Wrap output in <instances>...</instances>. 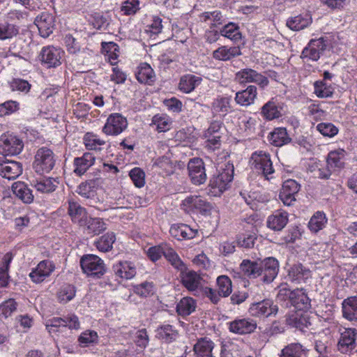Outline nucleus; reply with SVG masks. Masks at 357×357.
Masks as SVG:
<instances>
[{"mask_svg":"<svg viewBox=\"0 0 357 357\" xmlns=\"http://www.w3.org/2000/svg\"><path fill=\"white\" fill-rule=\"evenodd\" d=\"M56 158L53 151L42 147L38 149L33 163L35 172L39 174L50 172L56 165Z\"/></svg>","mask_w":357,"mask_h":357,"instance_id":"1","label":"nucleus"},{"mask_svg":"<svg viewBox=\"0 0 357 357\" xmlns=\"http://www.w3.org/2000/svg\"><path fill=\"white\" fill-rule=\"evenodd\" d=\"M250 163L253 169L262 174L267 180L272 178L274 169L269 153L263 151H255L251 155Z\"/></svg>","mask_w":357,"mask_h":357,"instance_id":"2","label":"nucleus"},{"mask_svg":"<svg viewBox=\"0 0 357 357\" xmlns=\"http://www.w3.org/2000/svg\"><path fill=\"white\" fill-rule=\"evenodd\" d=\"M180 278L182 285L194 296H199L201 290L205 284V281L196 271L186 269L180 271Z\"/></svg>","mask_w":357,"mask_h":357,"instance_id":"3","label":"nucleus"},{"mask_svg":"<svg viewBox=\"0 0 357 357\" xmlns=\"http://www.w3.org/2000/svg\"><path fill=\"white\" fill-rule=\"evenodd\" d=\"M80 266L83 272L89 276L100 278L105 272L103 261L94 255H84L80 259Z\"/></svg>","mask_w":357,"mask_h":357,"instance_id":"4","label":"nucleus"},{"mask_svg":"<svg viewBox=\"0 0 357 357\" xmlns=\"http://www.w3.org/2000/svg\"><path fill=\"white\" fill-rule=\"evenodd\" d=\"M234 80L240 84L255 83L260 88L264 89L269 84L268 78L254 69L246 68L235 74Z\"/></svg>","mask_w":357,"mask_h":357,"instance_id":"5","label":"nucleus"},{"mask_svg":"<svg viewBox=\"0 0 357 357\" xmlns=\"http://www.w3.org/2000/svg\"><path fill=\"white\" fill-rule=\"evenodd\" d=\"M234 178V166L228 164L226 168L210 179L209 187L214 190V193L221 194Z\"/></svg>","mask_w":357,"mask_h":357,"instance_id":"6","label":"nucleus"},{"mask_svg":"<svg viewBox=\"0 0 357 357\" xmlns=\"http://www.w3.org/2000/svg\"><path fill=\"white\" fill-rule=\"evenodd\" d=\"M339 334L340 337L337 344V350L344 354L350 353L356 345L357 329L343 327L340 328Z\"/></svg>","mask_w":357,"mask_h":357,"instance_id":"7","label":"nucleus"},{"mask_svg":"<svg viewBox=\"0 0 357 357\" xmlns=\"http://www.w3.org/2000/svg\"><path fill=\"white\" fill-rule=\"evenodd\" d=\"M128 127L126 117L119 113L109 115L102 132L107 135L116 136L123 132Z\"/></svg>","mask_w":357,"mask_h":357,"instance_id":"8","label":"nucleus"},{"mask_svg":"<svg viewBox=\"0 0 357 357\" xmlns=\"http://www.w3.org/2000/svg\"><path fill=\"white\" fill-rule=\"evenodd\" d=\"M24 147L22 139L11 134H3L0 137V153L4 155H15L21 153Z\"/></svg>","mask_w":357,"mask_h":357,"instance_id":"9","label":"nucleus"},{"mask_svg":"<svg viewBox=\"0 0 357 357\" xmlns=\"http://www.w3.org/2000/svg\"><path fill=\"white\" fill-rule=\"evenodd\" d=\"M181 208L187 213L199 212L206 214L211 211V204L201 196L190 195L182 201Z\"/></svg>","mask_w":357,"mask_h":357,"instance_id":"10","label":"nucleus"},{"mask_svg":"<svg viewBox=\"0 0 357 357\" xmlns=\"http://www.w3.org/2000/svg\"><path fill=\"white\" fill-rule=\"evenodd\" d=\"M328 46L327 40L321 37L312 39L301 53V58L317 61Z\"/></svg>","mask_w":357,"mask_h":357,"instance_id":"11","label":"nucleus"},{"mask_svg":"<svg viewBox=\"0 0 357 357\" xmlns=\"http://www.w3.org/2000/svg\"><path fill=\"white\" fill-rule=\"evenodd\" d=\"M63 51L54 46L43 47L40 53V60L47 68H56L61 64Z\"/></svg>","mask_w":357,"mask_h":357,"instance_id":"12","label":"nucleus"},{"mask_svg":"<svg viewBox=\"0 0 357 357\" xmlns=\"http://www.w3.org/2000/svg\"><path fill=\"white\" fill-rule=\"evenodd\" d=\"M34 24L40 35L46 38L53 33L55 28V17L48 11H43L36 17Z\"/></svg>","mask_w":357,"mask_h":357,"instance_id":"13","label":"nucleus"},{"mask_svg":"<svg viewBox=\"0 0 357 357\" xmlns=\"http://www.w3.org/2000/svg\"><path fill=\"white\" fill-rule=\"evenodd\" d=\"M23 172V166L20 162L8 160L0 157V175L8 180L18 178Z\"/></svg>","mask_w":357,"mask_h":357,"instance_id":"14","label":"nucleus"},{"mask_svg":"<svg viewBox=\"0 0 357 357\" xmlns=\"http://www.w3.org/2000/svg\"><path fill=\"white\" fill-rule=\"evenodd\" d=\"M189 176L195 185H199L206 181L204 161L199 158L191 159L188 164Z\"/></svg>","mask_w":357,"mask_h":357,"instance_id":"15","label":"nucleus"},{"mask_svg":"<svg viewBox=\"0 0 357 357\" xmlns=\"http://www.w3.org/2000/svg\"><path fill=\"white\" fill-rule=\"evenodd\" d=\"M227 324L229 332L241 335L253 333L257 326V321L250 318H236Z\"/></svg>","mask_w":357,"mask_h":357,"instance_id":"16","label":"nucleus"},{"mask_svg":"<svg viewBox=\"0 0 357 357\" xmlns=\"http://www.w3.org/2000/svg\"><path fill=\"white\" fill-rule=\"evenodd\" d=\"M279 267V262L274 257L260 261L261 280L266 283L272 282L278 274Z\"/></svg>","mask_w":357,"mask_h":357,"instance_id":"17","label":"nucleus"},{"mask_svg":"<svg viewBox=\"0 0 357 357\" xmlns=\"http://www.w3.org/2000/svg\"><path fill=\"white\" fill-rule=\"evenodd\" d=\"M300 190V185L294 180L284 181L280 192L279 197L286 206H291L296 202V196Z\"/></svg>","mask_w":357,"mask_h":357,"instance_id":"18","label":"nucleus"},{"mask_svg":"<svg viewBox=\"0 0 357 357\" xmlns=\"http://www.w3.org/2000/svg\"><path fill=\"white\" fill-rule=\"evenodd\" d=\"M278 310V306L273 305L271 300L266 299L252 303L249 308V312L254 317H267L271 314H275Z\"/></svg>","mask_w":357,"mask_h":357,"instance_id":"19","label":"nucleus"},{"mask_svg":"<svg viewBox=\"0 0 357 357\" xmlns=\"http://www.w3.org/2000/svg\"><path fill=\"white\" fill-rule=\"evenodd\" d=\"M54 264L50 260L41 261L30 273L29 277L35 283L43 282L54 271Z\"/></svg>","mask_w":357,"mask_h":357,"instance_id":"20","label":"nucleus"},{"mask_svg":"<svg viewBox=\"0 0 357 357\" xmlns=\"http://www.w3.org/2000/svg\"><path fill=\"white\" fill-rule=\"evenodd\" d=\"M287 276L292 282L303 284L307 282L308 280L311 278L312 272L308 268L298 263L290 266Z\"/></svg>","mask_w":357,"mask_h":357,"instance_id":"21","label":"nucleus"},{"mask_svg":"<svg viewBox=\"0 0 357 357\" xmlns=\"http://www.w3.org/2000/svg\"><path fill=\"white\" fill-rule=\"evenodd\" d=\"M101 181L98 178L86 180L82 182L77 188L76 192L86 199H94L97 195Z\"/></svg>","mask_w":357,"mask_h":357,"instance_id":"22","label":"nucleus"},{"mask_svg":"<svg viewBox=\"0 0 357 357\" xmlns=\"http://www.w3.org/2000/svg\"><path fill=\"white\" fill-rule=\"evenodd\" d=\"M284 105L272 98L261 107V114L267 120H273L281 117L283 114Z\"/></svg>","mask_w":357,"mask_h":357,"instance_id":"23","label":"nucleus"},{"mask_svg":"<svg viewBox=\"0 0 357 357\" xmlns=\"http://www.w3.org/2000/svg\"><path fill=\"white\" fill-rule=\"evenodd\" d=\"M95 160V156L89 152L84 153L80 157L75 158L73 160V172L78 176L84 175L94 164Z\"/></svg>","mask_w":357,"mask_h":357,"instance_id":"24","label":"nucleus"},{"mask_svg":"<svg viewBox=\"0 0 357 357\" xmlns=\"http://www.w3.org/2000/svg\"><path fill=\"white\" fill-rule=\"evenodd\" d=\"M171 236L178 241L192 239L197 233L198 230L192 229L185 224H174L169 229Z\"/></svg>","mask_w":357,"mask_h":357,"instance_id":"25","label":"nucleus"},{"mask_svg":"<svg viewBox=\"0 0 357 357\" xmlns=\"http://www.w3.org/2000/svg\"><path fill=\"white\" fill-rule=\"evenodd\" d=\"M289 221L287 212L282 210H277L267 218V227L275 231L282 230Z\"/></svg>","mask_w":357,"mask_h":357,"instance_id":"26","label":"nucleus"},{"mask_svg":"<svg viewBox=\"0 0 357 357\" xmlns=\"http://www.w3.org/2000/svg\"><path fill=\"white\" fill-rule=\"evenodd\" d=\"M346 151L338 149L328 153L326 158V164L333 172L339 171L344 168Z\"/></svg>","mask_w":357,"mask_h":357,"instance_id":"27","label":"nucleus"},{"mask_svg":"<svg viewBox=\"0 0 357 357\" xmlns=\"http://www.w3.org/2000/svg\"><path fill=\"white\" fill-rule=\"evenodd\" d=\"M342 317L349 321H357V296H350L342 303Z\"/></svg>","mask_w":357,"mask_h":357,"instance_id":"28","label":"nucleus"},{"mask_svg":"<svg viewBox=\"0 0 357 357\" xmlns=\"http://www.w3.org/2000/svg\"><path fill=\"white\" fill-rule=\"evenodd\" d=\"M68 213L73 222L77 223L80 227L84 226L87 219L86 211L79 204L69 201Z\"/></svg>","mask_w":357,"mask_h":357,"instance_id":"29","label":"nucleus"},{"mask_svg":"<svg viewBox=\"0 0 357 357\" xmlns=\"http://www.w3.org/2000/svg\"><path fill=\"white\" fill-rule=\"evenodd\" d=\"M241 54L239 46L222 45L213 52V59L219 61H229Z\"/></svg>","mask_w":357,"mask_h":357,"instance_id":"30","label":"nucleus"},{"mask_svg":"<svg viewBox=\"0 0 357 357\" xmlns=\"http://www.w3.org/2000/svg\"><path fill=\"white\" fill-rule=\"evenodd\" d=\"M289 302L299 310H306L310 307V300L302 288L292 291Z\"/></svg>","mask_w":357,"mask_h":357,"instance_id":"31","label":"nucleus"},{"mask_svg":"<svg viewBox=\"0 0 357 357\" xmlns=\"http://www.w3.org/2000/svg\"><path fill=\"white\" fill-rule=\"evenodd\" d=\"M257 94V87L254 85H250L245 89L237 92L234 100L238 105L247 107L254 102Z\"/></svg>","mask_w":357,"mask_h":357,"instance_id":"32","label":"nucleus"},{"mask_svg":"<svg viewBox=\"0 0 357 357\" xmlns=\"http://www.w3.org/2000/svg\"><path fill=\"white\" fill-rule=\"evenodd\" d=\"M115 274L126 280L132 278L136 275V267L131 261H119L113 266Z\"/></svg>","mask_w":357,"mask_h":357,"instance_id":"33","label":"nucleus"},{"mask_svg":"<svg viewBox=\"0 0 357 357\" xmlns=\"http://www.w3.org/2000/svg\"><path fill=\"white\" fill-rule=\"evenodd\" d=\"M268 139L275 146H282L291 142V139L285 128H276L269 134Z\"/></svg>","mask_w":357,"mask_h":357,"instance_id":"34","label":"nucleus"},{"mask_svg":"<svg viewBox=\"0 0 357 357\" xmlns=\"http://www.w3.org/2000/svg\"><path fill=\"white\" fill-rule=\"evenodd\" d=\"M136 78L140 83L151 85L155 82V75L151 66L143 63L137 68Z\"/></svg>","mask_w":357,"mask_h":357,"instance_id":"35","label":"nucleus"},{"mask_svg":"<svg viewBox=\"0 0 357 357\" xmlns=\"http://www.w3.org/2000/svg\"><path fill=\"white\" fill-rule=\"evenodd\" d=\"M156 337L165 343H171L176 340L178 333L172 325L165 324L157 328Z\"/></svg>","mask_w":357,"mask_h":357,"instance_id":"36","label":"nucleus"},{"mask_svg":"<svg viewBox=\"0 0 357 357\" xmlns=\"http://www.w3.org/2000/svg\"><path fill=\"white\" fill-rule=\"evenodd\" d=\"M58 184V178L48 177L36 180L32 185L39 192L50 193L56 190Z\"/></svg>","mask_w":357,"mask_h":357,"instance_id":"37","label":"nucleus"},{"mask_svg":"<svg viewBox=\"0 0 357 357\" xmlns=\"http://www.w3.org/2000/svg\"><path fill=\"white\" fill-rule=\"evenodd\" d=\"M13 193L24 203L29 204L33 200L32 190L23 182H15L12 185Z\"/></svg>","mask_w":357,"mask_h":357,"instance_id":"38","label":"nucleus"},{"mask_svg":"<svg viewBox=\"0 0 357 357\" xmlns=\"http://www.w3.org/2000/svg\"><path fill=\"white\" fill-rule=\"evenodd\" d=\"M202 81V78L194 75H185L180 79L178 89L181 91L189 93L197 86Z\"/></svg>","mask_w":357,"mask_h":357,"instance_id":"39","label":"nucleus"},{"mask_svg":"<svg viewBox=\"0 0 357 357\" xmlns=\"http://www.w3.org/2000/svg\"><path fill=\"white\" fill-rule=\"evenodd\" d=\"M312 23V18L308 15H298L295 17H289L287 20L286 25L292 31H300Z\"/></svg>","mask_w":357,"mask_h":357,"instance_id":"40","label":"nucleus"},{"mask_svg":"<svg viewBox=\"0 0 357 357\" xmlns=\"http://www.w3.org/2000/svg\"><path fill=\"white\" fill-rule=\"evenodd\" d=\"M84 230L88 234L98 235L106 229V225L103 220L98 218H87L84 225Z\"/></svg>","mask_w":357,"mask_h":357,"instance_id":"41","label":"nucleus"},{"mask_svg":"<svg viewBox=\"0 0 357 357\" xmlns=\"http://www.w3.org/2000/svg\"><path fill=\"white\" fill-rule=\"evenodd\" d=\"M328 219L325 213L323 211H317L311 217L308 222V228L313 233H317L326 227Z\"/></svg>","mask_w":357,"mask_h":357,"instance_id":"42","label":"nucleus"},{"mask_svg":"<svg viewBox=\"0 0 357 357\" xmlns=\"http://www.w3.org/2000/svg\"><path fill=\"white\" fill-rule=\"evenodd\" d=\"M241 269L243 274L250 278L261 277L260 261H252L249 259H244L241 264Z\"/></svg>","mask_w":357,"mask_h":357,"instance_id":"43","label":"nucleus"},{"mask_svg":"<svg viewBox=\"0 0 357 357\" xmlns=\"http://www.w3.org/2000/svg\"><path fill=\"white\" fill-rule=\"evenodd\" d=\"M20 26L8 22H0V40H11L20 34Z\"/></svg>","mask_w":357,"mask_h":357,"instance_id":"44","label":"nucleus"},{"mask_svg":"<svg viewBox=\"0 0 357 357\" xmlns=\"http://www.w3.org/2000/svg\"><path fill=\"white\" fill-rule=\"evenodd\" d=\"M163 256L170 264L178 271H181V270L186 269L185 264L181 259L178 255L167 244H166V247H165Z\"/></svg>","mask_w":357,"mask_h":357,"instance_id":"45","label":"nucleus"},{"mask_svg":"<svg viewBox=\"0 0 357 357\" xmlns=\"http://www.w3.org/2000/svg\"><path fill=\"white\" fill-rule=\"evenodd\" d=\"M199 20L202 22H211V28L222 24L224 22V17L218 10L202 13L199 15Z\"/></svg>","mask_w":357,"mask_h":357,"instance_id":"46","label":"nucleus"},{"mask_svg":"<svg viewBox=\"0 0 357 357\" xmlns=\"http://www.w3.org/2000/svg\"><path fill=\"white\" fill-rule=\"evenodd\" d=\"M288 322L289 325L302 331H305V329H312L311 327L312 326L311 319L307 315H292L288 319Z\"/></svg>","mask_w":357,"mask_h":357,"instance_id":"47","label":"nucleus"},{"mask_svg":"<svg viewBox=\"0 0 357 357\" xmlns=\"http://www.w3.org/2000/svg\"><path fill=\"white\" fill-rule=\"evenodd\" d=\"M195 301L191 297L183 298L176 306V311L178 314L185 317L190 315L196 309Z\"/></svg>","mask_w":357,"mask_h":357,"instance_id":"48","label":"nucleus"},{"mask_svg":"<svg viewBox=\"0 0 357 357\" xmlns=\"http://www.w3.org/2000/svg\"><path fill=\"white\" fill-rule=\"evenodd\" d=\"M221 36L230 39L234 42H237L241 39V33L238 24L229 22L225 24L220 31Z\"/></svg>","mask_w":357,"mask_h":357,"instance_id":"49","label":"nucleus"},{"mask_svg":"<svg viewBox=\"0 0 357 357\" xmlns=\"http://www.w3.org/2000/svg\"><path fill=\"white\" fill-rule=\"evenodd\" d=\"M116 240L113 232H107L96 241L95 245L99 251L106 252L112 250V245Z\"/></svg>","mask_w":357,"mask_h":357,"instance_id":"50","label":"nucleus"},{"mask_svg":"<svg viewBox=\"0 0 357 357\" xmlns=\"http://www.w3.org/2000/svg\"><path fill=\"white\" fill-rule=\"evenodd\" d=\"M230 109V100L228 98L222 97L215 99L212 103L211 110L214 114L226 115Z\"/></svg>","mask_w":357,"mask_h":357,"instance_id":"51","label":"nucleus"},{"mask_svg":"<svg viewBox=\"0 0 357 357\" xmlns=\"http://www.w3.org/2000/svg\"><path fill=\"white\" fill-rule=\"evenodd\" d=\"M84 144L88 150L100 151V146L105 145L106 142L101 139L98 135L93 132H86L84 137Z\"/></svg>","mask_w":357,"mask_h":357,"instance_id":"52","label":"nucleus"},{"mask_svg":"<svg viewBox=\"0 0 357 357\" xmlns=\"http://www.w3.org/2000/svg\"><path fill=\"white\" fill-rule=\"evenodd\" d=\"M75 287L69 284L63 285L57 292V298L59 303H66L71 301L75 296Z\"/></svg>","mask_w":357,"mask_h":357,"instance_id":"53","label":"nucleus"},{"mask_svg":"<svg viewBox=\"0 0 357 357\" xmlns=\"http://www.w3.org/2000/svg\"><path fill=\"white\" fill-rule=\"evenodd\" d=\"M217 285L218 293L222 297L229 296L232 291V284L231 279L227 275H220L217 278Z\"/></svg>","mask_w":357,"mask_h":357,"instance_id":"54","label":"nucleus"},{"mask_svg":"<svg viewBox=\"0 0 357 357\" xmlns=\"http://www.w3.org/2000/svg\"><path fill=\"white\" fill-rule=\"evenodd\" d=\"M314 93L321 98L331 97L334 92V89L331 85H328L324 81H317L314 84Z\"/></svg>","mask_w":357,"mask_h":357,"instance_id":"55","label":"nucleus"},{"mask_svg":"<svg viewBox=\"0 0 357 357\" xmlns=\"http://www.w3.org/2000/svg\"><path fill=\"white\" fill-rule=\"evenodd\" d=\"M17 309V303L14 299H8L0 305V319H6Z\"/></svg>","mask_w":357,"mask_h":357,"instance_id":"56","label":"nucleus"},{"mask_svg":"<svg viewBox=\"0 0 357 357\" xmlns=\"http://www.w3.org/2000/svg\"><path fill=\"white\" fill-rule=\"evenodd\" d=\"M63 317H54L47 321L45 327L50 333L62 332L63 331Z\"/></svg>","mask_w":357,"mask_h":357,"instance_id":"57","label":"nucleus"},{"mask_svg":"<svg viewBox=\"0 0 357 357\" xmlns=\"http://www.w3.org/2000/svg\"><path fill=\"white\" fill-rule=\"evenodd\" d=\"M98 334L94 331H86L81 333L78 338L79 344L82 347H88L98 341Z\"/></svg>","mask_w":357,"mask_h":357,"instance_id":"58","label":"nucleus"},{"mask_svg":"<svg viewBox=\"0 0 357 357\" xmlns=\"http://www.w3.org/2000/svg\"><path fill=\"white\" fill-rule=\"evenodd\" d=\"M129 176L135 185L142 188L145 184V173L139 167L133 168L129 173Z\"/></svg>","mask_w":357,"mask_h":357,"instance_id":"59","label":"nucleus"},{"mask_svg":"<svg viewBox=\"0 0 357 357\" xmlns=\"http://www.w3.org/2000/svg\"><path fill=\"white\" fill-rule=\"evenodd\" d=\"M317 130L324 136L333 137L338 133V128L331 123H320Z\"/></svg>","mask_w":357,"mask_h":357,"instance_id":"60","label":"nucleus"},{"mask_svg":"<svg viewBox=\"0 0 357 357\" xmlns=\"http://www.w3.org/2000/svg\"><path fill=\"white\" fill-rule=\"evenodd\" d=\"M302 346L300 344H291L282 350L281 357H301Z\"/></svg>","mask_w":357,"mask_h":357,"instance_id":"61","label":"nucleus"},{"mask_svg":"<svg viewBox=\"0 0 357 357\" xmlns=\"http://www.w3.org/2000/svg\"><path fill=\"white\" fill-rule=\"evenodd\" d=\"M153 291V284L152 282H144L134 287V292L142 297H147L152 295Z\"/></svg>","mask_w":357,"mask_h":357,"instance_id":"62","label":"nucleus"},{"mask_svg":"<svg viewBox=\"0 0 357 357\" xmlns=\"http://www.w3.org/2000/svg\"><path fill=\"white\" fill-rule=\"evenodd\" d=\"M152 123L156 126L159 132L169 130L170 120L166 116L155 115L152 119Z\"/></svg>","mask_w":357,"mask_h":357,"instance_id":"63","label":"nucleus"},{"mask_svg":"<svg viewBox=\"0 0 357 357\" xmlns=\"http://www.w3.org/2000/svg\"><path fill=\"white\" fill-rule=\"evenodd\" d=\"M139 10V0H126L121 7V10L124 15H130L135 14Z\"/></svg>","mask_w":357,"mask_h":357,"instance_id":"64","label":"nucleus"}]
</instances>
